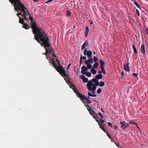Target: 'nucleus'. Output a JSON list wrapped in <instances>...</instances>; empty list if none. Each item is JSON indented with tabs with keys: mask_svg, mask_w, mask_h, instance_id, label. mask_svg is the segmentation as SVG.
Segmentation results:
<instances>
[{
	"mask_svg": "<svg viewBox=\"0 0 148 148\" xmlns=\"http://www.w3.org/2000/svg\"><path fill=\"white\" fill-rule=\"evenodd\" d=\"M86 105H85V107L87 108V109L89 111H90V110H91L92 109L91 108L90 106L88 104H86Z\"/></svg>",
	"mask_w": 148,
	"mask_h": 148,
	"instance_id": "24",
	"label": "nucleus"
},
{
	"mask_svg": "<svg viewBox=\"0 0 148 148\" xmlns=\"http://www.w3.org/2000/svg\"><path fill=\"white\" fill-rule=\"evenodd\" d=\"M66 14L67 16H69L71 14V12L67 10L66 11Z\"/></svg>",
	"mask_w": 148,
	"mask_h": 148,
	"instance_id": "30",
	"label": "nucleus"
},
{
	"mask_svg": "<svg viewBox=\"0 0 148 148\" xmlns=\"http://www.w3.org/2000/svg\"><path fill=\"white\" fill-rule=\"evenodd\" d=\"M82 60H81V59H80V61H79V63L80 64H81L82 63Z\"/></svg>",
	"mask_w": 148,
	"mask_h": 148,
	"instance_id": "47",
	"label": "nucleus"
},
{
	"mask_svg": "<svg viewBox=\"0 0 148 148\" xmlns=\"http://www.w3.org/2000/svg\"><path fill=\"white\" fill-rule=\"evenodd\" d=\"M104 122V120L102 119V123H103Z\"/></svg>",
	"mask_w": 148,
	"mask_h": 148,
	"instance_id": "55",
	"label": "nucleus"
},
{
	"mask_svg": "<svg viewBox=\"0 0 148 148\" xmlns=\"http://www.w3.org/2000/svg\"><path fill=\"white\" fill-rule=\"evenodd\" d=\"M58 65H57V71L58 72L62 77H64V76L65 77H66V79L64 77L66 81H69L71 82V79L70 78L69 75L68 73V72H66H66L65 71L63 68V66L60 65L59 61H58Z\"/></svg>",
	"mask_w": 148,
	"mask_h": 148,
	"instance_id": "4",
	"label": "nucleus"
},
{
	"mask_svg": "<svg viewBox=\"0 0 148 148\" xmlns=\"http://www.w3.org/2000/svg\"><path fill=\"white\" fill-rule=\"evenodd\" d=\"M98 114L100 116V117H99V119H102V114L100 112L98 113Z\"/></svg>",
	"mask_w": 148,
	"mask_h": 148,
	"instance_id": "39",
	"label": "nucleus"
},
{
	"mask_svg": "<svg viewBox=\"0 0 148 148\" xmlns=\"http://www.w3.org/2000/svg\"><path fill=\"white\" fill-rule=\"evenodd\" d=\"M88 42L87 41H86L82 45L81 47V49L83 50L85 48V46L88 45Z\"/></svg>",
	"mask_w": 148,
	"mask_h": 148,
	"instance_id": "13",
	"label": "nucleus"
},
{
	"mask_svg": "<svg viewBox=\"0 0 148 148\" xmlns=\"http://www.w3.org/2000/svg\"><path fill=\"white\" fill-rule=\"evenodd\" d=\"M93 62V60L92 58H89V59L87 60H86L85 61V63L86 64H88L92 63Z\"/></svg>",
	"mask_w": 148,
	"mask_h": 148,
	"instance_id": "10",
	"label": "nucleus"
},
{
	"mask_svg": "<svg viewBox=\"0 0 148 148\" xmlns=\"http://www.w3.org/2000/svg\"><path fill=\"white\" fill-rule=\"evenodd\" d=\"M97 58L96 56H94L93 58V60L94 62H96L97 60Z\"/></svg>",
	"mask_w": 148,
	"mask_h": 148,
	"instance_id": "34",
	"label": "nucleus"
},
{
	"mask_svg": "<svg viewBox=\"0 0 148 148\" xmlns=\"http://www.w3.org/2000/svg\"><path fill=\"white\" fill-rule=\"evenodd\" d=\"M78 97L79 98L82 102L84 104V106H85V105H86V104H87V103L85 101V100H86V97L81 93H78Z\"/></svg>",
	"mask_w": 148,
	"mask_h": 148,
	"instance_id": "6",
	"label": "nucleus"
},
{
	"mask_svg": "<svg viewBox=\"0 0 148 148\" xmlns=\"http://www.w3.org/2000/svg\"><path fill=\"white\" fill-rule=\"evenodd\" d=\"M105 65V63L102 61V73L105 74L106 73V71L103 67Z\"/></svg>",
	"mask_w": 148,
	"mask_h": 148,
	"instance_id": "17",
	"label": "nucleus"
},
{
	"mask_svg": "<svg viewBox=\"0 0 148 148\" xmlns=\"http://www.w3.org/2000/svg\"><path fill=\"white\" fill-rule=\"evenodd\" d=\"M99 85L101 87H102V82H100L99 83Z\"/></svg>",
	"mask_w": 148,
	"mask_h": 148,
	"instance_id": "44",
	"label": "nucleus"
},
{
	"mask_svg": "<svg viewBox=\"0 0 148 148\" xmlns=\"http://www.w3.org/2000/svg\"><path fill=\"white\" fill-rule=\"evenodd\" d=\"M121 77H124L125 76V75L124 74V72L123 71H122L121 73Z\"/></svg>",
	"mask_w": 148,
	"mask_h": 148,
	"instance_id": "40",
	"label": "nucleus"
},
{
	"mask_svg": "<svg viewBox=\"0 0 148 148\" xmlns=\"http://www.w3.org/2000/svg\"><path fill=\"white\" fill-rule=\"evenodd\" d=\"M75 86L73 84H72L71 83V86L70 87L71 88H73L74 87H75Z\"/></svg>",
	"mask_w": 148,
	"mask_h": 148,
	"instance_id": "35",
	"label": "nucleus"
},
{
	"mask_svg": "<svg viewBox=\"0 0 148 148\" xmlns=\"http://www.w3.org/2000/svg\"><path fill=\"white\" fill-rule=\"evenodd\" d=\"M104 83L102 82V86H104Z\"/></svg>",
	"mask_w": 148,
	"mask_h": 148,
	"instance_id": "52",
	"label": "nucleus"
},
{
	"mask_svg": "<svg viewBox=\"0 0 148 148\" xmlns=\"http://www.w3.org/2000/svg\"><path fill=\"white\" fill-rule=\"evenodd\" d=\"M99 73L100 74H101V71H99Z\"/></svg>",
	"mask_w": 148,
	"mask_h": 148,
	"instance_id": "53",
	"label": "nucleus"
},
{
	"mask_svg": "<svg viewBox=\"0 0 148 148\" xmlns=\"http://www.w3.org/2000/svg\"><path fill=\"white\" fill-rule=\"evenodd\" d=\"M73 90L74 92L76 93H77V96H78V93H80L78 91V90L77 89V88L75 86L73 88Z\"/></svg>",
	"mask_w": 148,
	"mask_h": 148,
	"instance_id": "16",
	"label": "nucleus"
},
{
	"mask_svg": "<svg viewBox=\"0 0 148 148\" xmlns=\"http://www.w3.org/2000/svg\"><path fill=\"white\" fill-rule=\"evenodd\" d=\"M136 126L137 128H138V129L139 130H140V128H139V127L138 126V125H137V124H136Z\"/></svg>",
	"mask_w": 148,
	"mask_h": 148,
	"instance_id": "49",
	"label": "nucleus"
},
{
	"mask_svg": "<svg viewBox=\"0 0 148 148\" xmlns=\"http://www.w3.org/2000/svg\"><path fill=\"white\" fill-rule=\"evenodd\" d=\"M101 78L102 75L98 74L96 75L95 78H93L92 80H90L87 84L88 89L90 91H92V93H94V91L96 90L97 86H98L99 85V82L98 80Z\"/></svg>",
	"mask_w": 148,
	"mask_h": 148,
	"instance_id": "3",
	"label": "nucleus"
},
{
	"mask_svg": "<svg viewBox=\"0 0 148 148\" xmlns=\"http://www.w3.org/2000/svg\"><path fill=\"white\" fill-rule=\"evenodd\" d=\"M102 130H103L104 132H106L107 134V136H108L109 137V138H111V137L109 135V134L106 132V131L103 128H102Z\"/></svg>",
	"mask_w": 148,
	"mask_h": 148,
	"instance_id": "37",
	"label": "nucleus"
},
{
	"mask_svg": "<svg viewBox=\"0 0 148 148\" xmlns=\"http://www.w3.org/2000/svg\"><path fill=\"white\" fill-rule=\"evenodd\" d=\"M90 114H91L95 119L96 121L98 122L100 128L102 129V120L101 119H99L97 114L92 109L89 111Z\"/></svg>",
	"mask_w": 148,
	"mask_h": 148,
	"instance_id": "5",
	"label": "nucleus"
},
{
	"mask_svg": "<svg viewBox=\"0 0 148 148\" xmlns=\"http://www.w3.org/2000/svg\"><path fill=\"white\" fill-rule=\"evenodd\" d=\"M136 13L137 15H138V16H140V13L139 12V11L138 9L136 10Z\"/></svg>",
	"mask_w": 148,
	"mask_h": 148,
	"instance_id": "32",
	"label": "nucleus"
},
{
	"mask_svg": "<svg viewBox=\"0 0 148 148\" xmlns=\"http://www.w3.org/2000/svg\"><path fill=\"white\" fill-rule=\"evenodd\" d=\"M108 124L110 127H111L112 126V123L110 122H108Z\"/></svg>",
	"mask_w": 148,
	"mask_h": 148,
	"instance_id": "42",
	"label": "nucleus"
},
{
	"mask_svg": "<svg viewBox=\"0 0 148 148\" xmlns=\"http://www.w3.org/2000/svg\"><path fill=\"white\" fill-rule=\"evenodd\" d=\"M86 57L85 56H82V55H81V57L80 58V59L81 60H85L86 59Z\"/></svg>",
	"mask_w": 148,
	"mask_h": 148,
	"instance_id": "28",
	"label": "nucleus"
},
{
	"mask_svg": "<svg viewBox=\"0 0 148 148\" xmlns=\"http://www.w3.org/2000/svg\"><path fill=\"white\" fill-rule=\"evenodd\" d=\"M115 144L118 147V148H121L120 147V145H119L118 144H117V143H115Z\"/></svg>",
	"mask_w": 148,
	"mask_h": 148,
	"instance_id": "45",
	"label": "nucleus"
},
{
	"mask_svg": "<svg viewBox=\"0 0 148 148\" xmlns=\"http://www.w3.org/2000/svg\"><path fill=\"white\" fill-rule=\"evenodd\" d=\"M93 53H94V54H95V51H94V52H93Z\"/></svg>",
	"mask_w": 148,
	"mask_h": 148,
	"instance_id": "57",
	"label": "nucleus"
},
{
	"mask_svg": "<svg viewBox=\"0 0 148 148\" xmlns=\"http://www.w3.org/2000/svg\"><path fill=\"white\" fill-rule=\"evenodd\" d=\"M92 24H93V22L92 21H91L90 23V24L91 25Z\"/></svg>",
	"mask_w": 148,
	"mask_h": 148,
	"instance_id": "51",
	"label": "nucleus"
},
{
	"mask_svg": "<svg viewBox=\"0 0 148 148\" xmlns=\"http://www.w3.org/2000/svg\"><path fill=\"white\" fill-rule=\"evenodd\" d=\"M114 128L116 130L118 128V127L117 126H115Z\"/></svg>",
	"mask_w": 148,
	"mask_h": 148,
	"instance_id": "50",
	"label": "nucleus"
},
{
	"mask_svg": "<svg viewBox=\"0 0 148 148\" xmlns=\"http://www.w3.org/2000/svg\"><path fill=\"white\" fill-rule=\"evenodd\" d=\"M129 64V62H128L127 64H125L123 65L124 69L126 71L129 72L130 71Z\"/></svg>",
	"mask_w": 148,
	"mask_h": 148,
	"instance_id": "7",
	"label": "nucleus"
},
{
	"mask_svg": "<svg viewBox=\"0 0 148 148\" xmlns=\"http://www.w3.org/2000/svg\"><path fill=\"white\" fill-rule=\"evenodd\" d=\"M89 96H88V97H87V98H88V99H90V97H89Z\"/></svg>",
	"mask_w": 148,
	"mask_h": 148,
	"instance_id": "56",
	"label": "nucleus"
},
{
	"mask_svg": "<svg viewBox=\"0 0 148 148\" xmlns=\"http://www.w3.org/2000/svg\"><path fill=\"white\" fill-rule=\"evenodd\" d=\"M82 70L81 73L82 74H85L86 72V71L88 70V68L87 67L85 66H83L81 68Z\"/></svg>",
	"mask_w": 148,
	"mask_h": 148,
	"instance_id": "9",
	"label": "nucleus"
},
{
	"mask_svg": "<svg viewBox=\"0 0 148 148\" xmlns=\"http://www.w3.org/2000/svg\"><path fill=\"white\" fill-rule=\"evenodd\" d=\"M145 30H146V34H147V35L148 36V28H146Z\"/></svg>",
	"mask_w": 148,
	"mask_h": 148,
	"instance_id": "43",
	"label": "nucleus"
},
{
	"mask_svg": "<svg viewBox=\"0 0 148 148\" xmlns=\"http://www.w3.org/2000/svg\"><path fill=\"white\" fill-rule=\"evenodd\" d=\"M120 123L121 125V127L123 129L127 128L129 125V124L126 123L124 121H121Z\"/></svg>",
	"mask_w": 148,
	"mask_h": 148,
	"instance_id": "8",
	"label": "nucleus"
},
{
	"mask_svg": "<svg viewBox=\"0 0 148 148\" xmlns=\"http://www.w3.org/2000/svg\"><path fill=\"white\" fill-rule=\"evenodd\" d=\"M134 4L135 5H136L138 8H140V5L138 3L136 2H134Z\"/></svg>",
	"mask_w": 148,
	"mask_h": 148,
	"instance_id": "29",
	"label": "nucleus"
},
{
	"mask_svg": "<svg viewBox=\"0 0 148 148\" xmlns=\"http://www.w3.org/2000/svg\"><path fill=\"white\" fill-rule=\"evenodd\" d=\"M52 64L53 65L55 69L57 70V64H56L55 62L53 61H52Z\"/></svg>",
	"mask_w": 148,
	"mask_h": 148,
	"instance_id": "19",
	"label": "nucleus"
},
{
	"mask_svg": "<svg viewBox=\"0 0 148 148\" xmlns=\"http://www.w3.org/2000/svg\"><path fill=\"white\" fill-rule=\"evenodd\" d=\"M71 65V64H69L68 65V66H67V69H69V68L70 67Z\"/></svg>",
	"mask_w": 148,
	"mask_h": 148,
	"instance_id": "48",
	"label": "nucleus"
},
{
	"mask_svg": "<svg viewBox=\"0 0 148 148\" xmlns=\"http://www.w3.org/2000/svg\"><path fill=\"white\" fill-rule=\"evenodd\" d=\"M52 0H49L46 2L45 3H48V2H51L52 1Z\"/></svg>",
	"mask_w": 148,
	"mask_h": 148,
	"instance_id": "46",
	"label": "nucleus"
},
{
	"mask_svg": "<svg viewBox=\"0 0 148 148\" xmlns=\"http://www.w3.org/2000/svg\"><path fill=\"white\" fill-rule=\"evenodd\" d=\"M99 62L100 64V67L101 68V71H102V60H100L99 61Z\"/></svg>",
	"mask_w": 148,
	"mask_h": 148,
	"instance_id": "33",
	"label": "nucleus"
},
{
	"mask_svg": "<svg viewBox=\"0 0 148 148\" xmlns=\"http://www.w3.org/2000/svg\"><path fill=\"white\" fill-rule=\"evenodd\" d=\"M87 65V67L88 68V69H90L92 66V65L90 64H86Z\"/></svg>",
	"mask_w": 148,
	"mask_h": 148,
	"instance_id": "26",
	"label": "nucleus"
},
{
	"mask_svg": "<svg viewBox=\"0 0 148 148\" xmlns=\"http://www.w3.org/2000/svg\"><path fill=\"white\" fill-rule=\"evenodd\" d=\"M88 96L92 97H96V95L95 94H92L90 92H88Z\"/></svg>",
	"mask_w": 148,
	"mask_h": 148,
	"instance_id": "25",
	"label": "nucleus"
},
{
	"mask_svg": "<svg viewBox=\"0 0 148 148\" xmlns=\"http://www.w3.org/2000/svg\"><path fill=\"white\" fill-rule=\"evenodd\" d=\"M87 51L86 49H85L84 52V56H85L87 54Z\"/></svg>",
	"mask_w": 148,
	"mask_h": 148,
	"instance_id": "31",
	"label": "nucleus"
},
{
	"mask_svg": "<svg viewBox=\"0 0 148 148\" xmlns=\"http://www.w3.org/2000/svg\"><path fill=\"white\" fill-rule=\"evenodd\" d=\"M92 52L91 51H87V56L88 58H92Z\"/></svg>",
	"mask_w": 148,
	"mask_h": 148,
	"instance_id": "14",
	"label": "nucleus"
},
{
	"mask_svg": "<svg viewBox=\"0 0 148 148\" xmlns=\"http://www.w3.org/2000/svg\"><path fill=\"white\" fill-rule=\"evenodd\" d=\"M84 74L88 77H90L91 76V73L89 72H86Z\"/></svg>",
	"mask_w": 148,
	"mask_h": 148,
	"instance_id": "21",
	"label": "nucleus"
},
{
	"mask_svg": "<svg viewBox=\"0 0 148 148\" xmlns=\"http://www.w3.org/2000/svg\"><path fill=\"white\" fill-rule=\"evenodd\" d=\"M52 53H51V54H52V55H53V57L55 58H56V55L54 53V52L53 51Z\"/></svg>",
	"mask_w": 148,
	"mask_h": 148,
	"instance_id": "41",
	"label": "nucleus"
},
{
	"mask_svg": "<svg viewBox=\"0 0 148 148\" xmlns=\"http://www.w3.org/2000/svg\"><path fill=\"white\" fill-rule=\"evenodd\" d=\"M56 61L57 62H58V61H59L57 59H56Z\"/></svg>",
	"mask_w": 148,
	"mask_h": 148,
	"instance_id": "54",
	"label": "nucleus"
},
{
	"mask_svg": "<svg viewBox=\"0 0 148 148\" xmlns=\"http://www.w3.org/2000/svg\"><path fill=\"white\" fill-rule=\"evenodd\" d=\"M99 65V64L97 62H95L93 65V68L96 69L97 68Z\"/></svg>",
	"mask_w": 148,
	"mask_h": 148,
	"instance_id": "18",
	"label": "nucleus"
},
{
	"mask_svg": "<svg viewBox=\"0 0 148 148\" xmlns=\"http://www.w3.org/2000/svg\"><path fill=\"white\" fill-rule=\"evenodd\" d=\"M81 78L82 79L83 81L85 83H86L88 82V79L84 75H82L81 76Z\"/></svg>",
	"mask_w": 148,
	"mask_h": 148,
	"instance_id": "12",
	"label": "nucleus"
},
{
	"mask_svg": "<svg viewBox=\"0 0 148 148\" xmlns=\"http://www.w3.org/2000/svg\"><path fill=\"white\" fill-rule=\"evenodd\" d=\"M140 51L142 53L145 55V45L143 44H142L141 46Z\"/></svg>",
	"mask_w": 148,
	"mask_h": 148,
	"instance_id": "11",
	"label": "nucleus"
},
{
	"mask_svg": "<svg viewBox=\"0 0 148 148\" xmlns=\"http://www.w3.org/2000/svg\"><path fill=\"white\" fill-rule=\"evenodd\" d=\"M132 46V47H133V50H134V53H137V51L136 49V47H135L134 45H133Z\"/></svg>",
	"mask_w": 148,
	"mask_h": 148,
	"instance_id": "23",
	"label": "nucleus"
},
{
	"mask_svg": "<svg viewBox=\"0 0 148 148\" xmlns=\"http://www.w3.org/2000/svg\"><path fill=\"white\" fill-rule=\"evenodd\" d=\"M101 111H102V108H101Z\"/></svg>",
	"mask_w": 148,
	"mask_h": 148,
	"instance_id": "58",
	"label": "nucleus"
},
{
	"mask_svg": "<svg viewBox=\"0 0 148 148\" xmlns=\"http://www.w3.org/2000/svg\"><path fill=\"white\" fill-rule=\"evenodd\" d=\"M89 30L88 27L87 26H86V31L85 33V36H87L88 33L89 32Z\"/></svg>",
	"mask_w": 148,
	"mask_h": 148,
	"instance_id": "15",
	"label": "nucleus"
},
{
	"mask_svg": "<svg viewBox=\"0 0 148 148\" xmlns=\"http://www.w3.org/2000/svg\"><path fill=\"white\" fill-rule=\"evenodd\" d=\"M34 39L44 46L46 49V53H44L46 56V58L49 60L51 58L47 56L48 53H52V47L49 42V39L47 37L45 32L43 30L36 35H34Z\"/></svg>",
	"mask_w": 148,
	"mask_h": 148,
	"instance_id": "2",
	"label": "nucleus"
},
{
	"mask_svg": "<svg viewBox=\"0 0 148 148\" xmlns=\"http://www.w3.org/2000/svg\"><path fill=\"white\" fill-rule=\"evenodd\" d=\"M101 92V88H99L97 91V92L98 94H99Z\"/></svg>",
	"mask_w": 148,
	"mask_h": 148,
	"instance_id": "36",
	"label": "nucleus"
},
{
	"mask_svg": "<svg viewBox=\"0 0 148 148\" xmlns=\"http://www.w3.org/2000/svg\"><path fill=\"white\" fill-rule=\"evenodd\" d=\"M129 123L130 124H132L133 125H136V123L134 121H129Z\"/></svg>",
	"mask_w": 148,
	"mask_h": 148,
	"instance_id": "22",
	"label": "nucleus"
},
{
	"mask_svg": "<svg viewBox=\"0 0 148 148\" xmlns=\"http://www.w3.org/2000/svg\"><path fill=\"white\" fill-rule=\"evenodd\" d=\"M91 72H92V73L93 74L95 75L96 73V70L93 69V68H92L91 70H90Z\"/></svg>",
	"mask_w": 148,
	"mask_h": 148,
	"instance_id": "20",
	"label": "nucleus"
},
{
	"mask_svg": "<svg viewBox=\"0 0 148 148\" xmlns=\"http://www.w3.org/2000/svg\"><path fill=\"white\" fill-rule=\"evenodd\" d=\"M138 75V74L137 73H134L132 75L134 76H135L136 77L137 75Z\"/></svg>",
	"mask_w": 148,
	"mask_h": 148,
	"instance_id": "38",
	"label": "nucleus"
},
{
	"mask_svg": "<svg viewBox=\"0 0 148 148\" xmlns=\"http://www.w3.org/2000/svg\"><path fill=\"white\" fill-rule=\"evenodd\" d=\"M9 0L12 4H13L14 9L17 10V12H21L18 13V14H16V15L19 18V22L23 24V28L26 29L29 28L30 26L25 22L24 20L28 21L29 19L31 22V27L32 29V31L34 35L38 34L43 30L38 27L36 23L33 21V18L29 13L28 10L20 2L19 0Z\"/></svg>",
	"mask_w": 148,
	"mask_h": 148,
	"instance_id": "1",
	"label": "nucleus"
},
{
	"mask_svg": "<svg viewBox=\"0 0 148 148\" xmlns=\"http://www.w3.org/2000/svg\"><path fill=\"white\" fill-rule=\"evenodd\" d=\"M86 100L87 101V103L89 104L91 103V102L90 100L88 99V98H87V97H86Z\"/></svg>",
	"mask_w": 148,
	"mask_h": 148,
	"instance_id": "27",
	"label": "nucleus"
}]
</instances>
